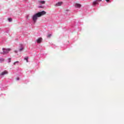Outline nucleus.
I'll list each match as a JSON object with an SVG mask.
<instances>
[{"label":"nucleus","instance_id":"nucleus-2","mask_svg":"<svg viewBox=\"0 0 124 124\" xmlns=\"http://www.w3.org/2000/svg\"><path fill=\"white\" fill-rule=\"evenodd\" d=\"M3 53L2 54H8V53L10 52V51H11V48H3Z\"/></svg>","mask_w":124,"mask_h":124},{"label":"nucleus","instance_id":"nucleus-1","mask_svg":"<svg viewBox=\"0 0 124 124\" xmlns=\"http://www.w3.org/2000/svg\"><path fill=\"white\" fill-rule=\"evenodd\" d=\"M46 14V12L43 11L41 12H39L32 16V20L34 23H36L37 20V18H39V17H41V16H43V15H45Z\"/></svg>","mask_w":124,"mask_h":124},{"label":"nucleus","instance_id":"nucleus-11","mask_svg":"<svg viewBox=\"0 0 124 124\" xmlns=\"http://www.w3.org/2000/svg\"><path fill=\"white\" fill-rule=\"evenodd\" d=\"M16 63H19V61H16L14 63V65H16Z\"/></svg>","mask_w":124,"mask_h":124},{"label":"nucleus","instance_id":"nucleus-5","mask_svg":"<svg viewBox=\"0 0 124 124\" xmlns=\"http://www.w3.org/2000/svg\"><path fill=\"white\" fill-rule=\"evenodd\" d=\"M75 7L77 8H80V7H81V4H78V3H76V5H75Z\"/></svg>","mask_w":124,"mask_h":124},{"label":"nucleus","instance_id":"nucleus-13","mask_svg":"<svg viewBox=\"0 0 124 124\" xmlns=\"http://www.w3.org/2000/svg\"><path fill=\"white\" fill-rule=\"evenodd\" d=\"M8 21H9V22H11L12 21V18H8Z\"/></svg>","mask_w":124,"mask_h":124},{"label":"nucleus","instance_id":"nucleus-7","mask_svg":"<svg viewBox=\"0 0 124 124\" xmlns=\"http://www.w3.org/2000/svg\"><path fill=\"white\" fill-rule=\"evenodd\" d=\"M62 4V2H59L58 3L56 4V6H61Z\"/></svg>","mask_w":124,"mask_h":124},{"label":"nucleus","instance_id":"nucleus-15","mask_svg":"<svg viewBox=\"0 0 124 124\" xmlns=\"http://www.w3.org/2000/svg\"><path fill=\"white\" fill-rule=\"evenodd\" d=\"M9 62H11V58H9Z\"/></svg>","mask_w":124,"mask_h":124},{"label":"nucleus","instance_id":"nucleus-16","mask_svg":"<svg viewBox=\"0 0 124 124\" xmlns=\"http://www.w3.org/2000/svg\"><path fill=\"white\" fill-rule=\"evenodd\" d=\"M101 0H96V1H97L98 2L99 1H101Z\"/></svg>","mask_w":124,"mask_h":124},{"label":"nucleus","instance_id":"nucleus-18","mask_svg":"<svg viewBox=\"0 0 124 124\" xmlns=\"http://www.w3.org/2000/svg\"><path fill=\"white\" fill-rule=\"evenodd\" d=\"M109 0H106V1L107 2H108L109 1Z\"/></svg>","mask_w":124,"mask_h":124},{"label":"nucleus","instance_id":"nucleus-10","mask_svg":"<svg viewBox=\"0 0 124 124\" xmlns=\"http://www.w3.org/2000/svg\"><path fill=\"white\" fill-rule=\"evenodd\" d=\"M4 62V59L0 58V62Z\"/></svg>","mask_w":124,"mask_h":124},{"label":"nucleus","instance_id":"nucleus-14","mask_svg":"<svg viewBox=\"0 0 124 124\" xmlns=\"http://www.w3.org/2000/svg\"><path fill=\"white\" fill-rule=\"evenodd\" d=\"M24 48H23V47H21V48H20V49H19V51L21 52V51H23V49Z\"/></svg>","mask_w":124,"mask_h":124},{"label":"nucleus","instance_id":"nucleus-8","mask_svg":"<svg viewBox=\"0 0 124 124\" xmlns=\"http://www.w3.org/2000/svg\"><path fill=\"white\" fill-rule=\"evenodd\" d=\"M39 3H42V4H45V1H38Z\"/></svg>","mask_w":124,"mask_h":124},{"label":"nucleus","instance_id":"nucleus-17","mask_svg":"<svg viewBox=\"0 0 124 124\" xmlns=\"http://www.w3.org/2000/svg\"><path fill=\"white\" fill-rule=\"evenodd\" d=\"M16 79V80H20V78H17Z\"/></svg>","mask_w":124,"mask_h":124},{"label":"nucleus","instance_id":"nucleus-3","mask_svg":"<svg viewBox=\"0 0 124 124\" xmlns=\"http://www.w3.org/2000/svg\"><path fill=\"white\" fill-rule=\"evenodd\" d=\"M37 43H41L42 41V38H39L37 40H36Z\"/></svg>","mask_w":124,"mask_h":124},{"label":"nucleus","instance_id":"nucleus-12","mask_svg":"<svg viewBox=\"0 0 124 124\" xmlns=\"http://www.w3.org/2000/svg\"><path fill=\"white\" fill-rule=\"evenodd\" d=\"M51 36L52 35L51 34H49L48 35H47V38H50Z\"/></svg>","mask_w":124,"mask_h":124},{"label":"nucleus","instance_id":"nucleus-4","mask_svg":"<svg viewBox=\"0 0 124 124\" xmlns=\"http://www.w3.org/2000/svg\"><path fill=\"white\" fill-rule=\"evenodd\" d=\"M96 4H98V2L97 1L95 0V1H93V5L94 6H95V5H96Z\"/></svg>","mask_w":124,"mask_h":124},{"label":"nucleus","instance_id":"nucleus-9","mask_svg":"<svg viewBox=\"0 0 124 124\" xmlns=\"http://www.w3.org/2000/svg\"><path fill=\"white\" fill-rule=\"evenodd\" d=\"M24 60L26 61L27 62H29V57H26L24 58Z\"/></svg>","mask_w":124,"mask_h":124},{"label":"nucleus","instance_id":"nucleus-6","mask_svg":"<svg viewBox=\"0 0 124 124\" xmlns=\"http://www.w3.org/2000/svg\"><path fill=\"white\" fill-rule=\"evenodd\" d=\"M8 72L6 71H4V72H2L0 74V75L3 76V75H5V74H7Z\"/></svg>","mask_w":124,"mask_h":124}]
</instances>
